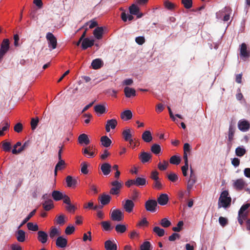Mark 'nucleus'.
<instances>
[{
    "instance_id": "obj_1",
    "label": "nucleus",
    "mask_w": 250,
    "mask_h": 250,
    "mask_svg": "<svg viewBox=\"0 0 250 250\" xmlns=\"http://www.w3.org/2000/svg\"><path fill=\"white\" fill-rule=\"evenodd\" d=\"M228 190H224L220 194L218 200V208L223 207L227 208L230 206L231 198L229 196Z\"/></svg>"
},
{
    "instance_id": "obj_2",
    "label": "nucleus",
    "mask_w": 250,
    "mask_h": 250,
    "mask_svg": "<svg viewBox=\"0 0 250 250\" xmlns=\"http://www.w3.org/2000/svg\"><path fill=\"white\" fill-rule=\"evenodd\" d=\"M112 188L109 190V193L111 195H118L120 192L121 189L123 187V182L118 180H114L111 182Z\"/></svg>"
},
{
    "instance_id": "obj_3",
    "label": "nucleus",
    "mask_w": 250,
    "mask_h": 250,
    "mask_svg": "<svg viewBox=\"0 0 250 250\" xmlns=\"http://www.w3.org/2000/svg\"><path fill=\"white\" fill-rule=\"evenodd\" d=\"M9 41L7 39L3 40L0 45V62H1L3 57L9 49Z\"/></svg>"
},
{
    "instance_id": "obj_4",
    "label": "nucleus",
    "mask_w": 250,
    "mask_h": 250,
    "mask_svg": "<svg viewBox=\"0 0 250 250\" xmlns=\"http://www.w3.org/2000/svg\"><path fill=\"white\" fill-rule=\"evenodd\" d=\"M110 218L112 221L120 222L124 219V213L119 209H115L111 211Z\"/></svg>"
},
{
    "instance_id": "obj_5",
    "label": "nucleus",
    "mask_w": 250,
    "mask_h": 250,
    "mask_svg": "<svg viewBox=\"0 0 250 250\" xmlns=\"http://www.w3.org/2000/svg\"><path fill=\"white\" fill-rule=\"evenodd\" d=\"M157 202L154 199L147 200L145 204V207L146 211L150 212H154L156 210Z\"/></svg>"
},
{
    "instance_id": "obj_6",
    "label": "nucleus",
    "mask_w": 250,
    "mask_h": 250,
    "mask_svg": "<svg viewBox=\"0 0 250 250\" xmlns=\"http://www.w3.org/2000/svg\"><path fill=\"white\" fill-rule=\"evenodd\" d=\"M48 42V47L51 49H54L57 47V41L56 38L51 33H48L46 36Z\"/></svg>"
},
{
    "instance_id": "obj_7",
    "label": "nucleus",
    "mask_w": 250,
    "mask_h": 250,
    "mask_svg": "<svg viewBox=\"0 0 250 250\" xmlns=\"http://www.w3.org/2000/svg\"><path fill=\"white\" fill-rule=\"evenodd\" d=\"M247 184L245 181L242 178L238 179L233 181L232 186L236 190H242L243 189Z\"/></svg>"
},
{
    "instance_id": "obj_8",
    "label": "nucleus",
    "mask_w": 250,
    "mask_h": 250,
    "mask_svg": "<svg viewBox=\"0 0 250 250\" xmlns=\"http://www.w3.org/2000/svg\"><path fill=\"white\" fill-rule=\"evenodd\" d=\"M249 207H250V203H246L242 205L238 211L239 216H241L243 218H247L250 212V210L248 209Z\"/></svg>"
},
{
    "instance_id": "obj_9",
    "label": "nucleus",
    "mask_w": 250,
    "mask_h": 250,
    "mask_svg": "<svg viewBox=\"0 0 250 250\" xmlns=\"http://www.w3.org/2000/svg\"><path fill=\"white\" fill-rule=\"evenodd\" d=\"M56 245L58 248H65L67 245V240L60 236L56 239Z\"/></svg>"
},
{
    "instance_id": "obj_10",
    "label": "nucleus",
    "mask_w": 250,
    "mask_h": 250,
    "mask_svg": "<svg viewBox=\"0 0 250 250\" xmlns=\"http://www.w3.org/2000/svg\"><path fill=\"white\" fill-rule=\"evenodd\" d=\"M134 206V203L132 200L127 199L125 201V203L123 205V208L125 211L128 213H130L132 211Z\"/></svg>"
},
{
    "instance_id": "obj_11",
    "label": "nucleus",
    "mask_w": 250,
    "mask_h": 250,
    "mask_svg": "<svg viewBox=\"0 0 250 250\" xmlns=\"http://www.w3.org/2000/svg\"><path fill=\"white\" fill-rule=\"evenodd\" d=\"M238 128L242 131H246L250 128V124L245 120H240L238 123Z\"/></svg>"
},
{
    "instance_id": "obj_12",
    "label": "nucleus",
    "mask_w": 250,
    "mask_h": 250,
    "mask_svg": "<svg viewBox=\"0 0 250 250\" xmlns=\"http://www.w3.org/2000/svg\"><path fill=\"white\" fill-rule=\"evenodd\" d=\"M105 250H117V246L114 240H108L104 242Z\"/></svg>"
},
{
    "instance_id": "obj_13",
    "label": "nucleus",
    "mask_w": 250,
    "mask_h": 250,
    "mask_svg": "<svg viewBox=\"0 0 250 250\" xmlns=\"http://www.w3.org/2000/svg\"><path fill=\"white\" fill-rule=\"evenodd\" d=\"M117 125V121L115 119L108 120L105 125V130L106 132H109L110 128L114 129Z\"/></svg>"
},
{
    "instance_id": "obj_14",
    "label": "nucleus",
    "mask_w": 250,
    "mask_h": 250,
    "mask_svg": "<svg viewBox=\"0 0 250 250\" xmlns=\"http://www.w3.org/2000/svg\"><path fill=\"white\" fill-rule=\"evenodd\" d=\"M111 199V197L110 195L104 193L99 197V200L103 206L108 204Z\"/></svg>"
},
{
    "instance_id": "obj_15",
    "label": "nucleus",
    "mask_w": 250,
    "mask_h": 250,
    "mask_svg": "<svg viewBox=\"0 0 250 250\" xmlns=\"http://www.w3.org/2000/svg\"><path fill=\"white\" fill-rule=\"evenodd\" d=\"M48 239L47 234L42 230L38 232V240L42 244L45 243Z\"/></svg>"
},
{
    "instance_id": "obj_16",
    "label": "nucleus",
    "mask_w": 250,
    "mask_h": 250,
    "mask_svg": "<svg viewBox=\"0 0 250 250\" xmlns=\"http://www.w3.org/2000/svg\"><path fill=\"white\" fill-rule=\"evenodd\" d=\"M16 237L19 242H24L25 240V233L23 230L19 229L16 232Z\"/></svg>"
},
{
    "instance_id": "obj_17",
    "label": "nucleus",
    "mask_w": 250,
    "mask_h": 250,
    "mask_svg": "<svg viewBox=\"0 0 250 250\" xmlns=\"http://www.w3.org/2000/svg\"><path fill=\"white\" fill-rule=\"evenodd\" d=\"M142 138L145 142L147 143H150L153 139L151 133L149 130L145 131L142 135Z\"/></svg>"
},
{
    "instance_id": "obj_18",
    "label": "nucleus",
    "mask_w": 250,
    "mask_h": 250,
    "mask_svg": "<svg viewBox=\"0 0 250 250\" xmlns=\"http://www.w3.org/2000/svg\"><path fill=\"white\" fill-rule=\"evenodd\" d=\"M168 200V196L167 194H161L157 198V203L161 206H164L167 203Z\"/></svg>"
},
{
    "instance_id": "obj_19",
    "label": "nucleus",
    "mask_w": 250,
    "mask_h": 250,
    "mask_svg": "<svg viewBox=\"0 0 250 250\" xmlns=\"http://www.w3.org/2000/svg\"><path fill=\"white\" fill-rule=\"evenodd\" d=\"M101 169L104 175L109 174L111 170V165L107 163H104L101 165Z\"/></svg>"
},
{
    "instance_id": "obj_20",
    "label": "nucleus",
    "mask_w": 250,
    "mask_h": 250,
    "mask_svg": "<svg viewBox=\"0 0 250 250\" xmlns=\"http://www.w3.org/2000/svg\"><path fill=\"white\" fill-rule=\"evenodd\" d=\"M94 41L93 40H90L86 38H84L82 42V47L83 50L86 49L88 47H90L94 45Z\"/></svg>"
},
{
    "instance_id": "obj_21",
    "label": "nucleus",
    "mask_w": 250,
    "mask_h": 250,
    "mask_svg": "<svg viewBox=\"0 0 250 250\" xmlns=\"http://www.w3.org/2000/svg\"><path fill=\"white\" fill-rule=\"evenodd\" d=\"M151 155L147 152H142L139 155V159L143 163L148 162L151 158Z\"/></svg>"
},
{
    "instance_id": "obj_22",
    "label": "nucleus",
    "mask_w": 250,
    "mask_h": 250,
    "mask_svg": "<svg viewBox=\"0 0 250 250\" xmlns=\"http://www.w3.org/2000/svg\"><path fill=\"white\" fill-rule=\"evenodd\" d=\"M78 142L80 144H84L87 145L90 143V140L89 139L87 135L83 133L79 135L78 137Z\"/></svg>"
},
{
    "instance_id": "obj_23",
    "label": "nucleus",
    "mask_w": 250,
    "mask_h": 250,
    "mask_svg": "<svg viewBox=\"0 0 250 250\" xmlns=\"http://www.w3.org/2000/svg\"><path fill=\"white\" fill-rule=\"evenodd\" d=\"M124 92L126 97L130 98L136 96V91L133 88L128 86L124 88Z\"/></svg>"
},
{
    "instance_id": "obj_24",
    "label": "nucleus",
    "mask_w": 250,
    "mask_h": 250,
    "mask_svg": "<svg viewBox=\"0 0 250 250\" xmlns=\"http://www.w3.org/2000/svg\"><path fill=\"white\" fill-rule=\"evenodd\" d=\"M61 234V232L59 230L55 227H52L50 228V230L49 233L50 238L52 239H54L56 236H59Z\"/></svg>"
},
{
    "instance_id": "obj_25",
    "label": "nucleus",
    "mask_w": 250,
    "mask_h": 250,
    "mask_svg": "<svg viewBox=\"0 0 250 250\" xmlns=\"http://www.w3.org/2000/svg\"><path fill=\"white\" fill-rule=\"evenodd\" d=\"M104 63L100 59H96L92 61L91 66L94 69H98L101 68Z\"/></svg>"
},
{
    "instance_id": "obj_26",
    "label": "nucleus",
    "mask_w": 250,
    "mask_h": 250,
    "mask_svg": "<svg viewBox=\"0 0 250 250\" xmlns=\"http://www.w3.org/2000/svg\"><path fill=\"white\" fill-rule=\"evenodd\" d=\"M196 182V177L191 176H190L188 182L187 184V190L188 191V194L190 193V191L191 189L192 188L193 185Z\"/></svg>"
},
{
    "instance_id": "obj_27",
    "label": "nucleus",
    "mask_w": 250,
    "mask_h": 250,
    "mask_svg": "<svg viewBox=\"0 0 250 250\" xmlns=\"http://www.w3.org/2000/svg\"><path fill=\"white\" fill-rule=\"evenodd\" d=\"M103 31L102 27H98L94 30L93 34L97 39L100 40L103 37Z\"/></svg>"
},
{
    "instance_id": "obj_28",
    "label": "nucleus",
    "mask_w": 250,
    "mask_h": 250,
    "mask_svg": "<svg viewBox=\"0 0 250 250\" xmlns=\"http://www.w3.org/2000/svg\"><path fill=\"white\" fill-rule=\"evenodd\" d=\"M101 142L102 145L105 147H109L112 143L111 140L106 136H102Z\"/></svg>"
},
{
    "instance_id": "obj_29",
    "label": "nucleus",
    "mask_w": 250,
    "mask_h": 250,
    "mask_svg": "<svg viewBox=\"0 0 250 250\" xmlns=\"http://www.w3.org/2000/svg\"><path fill=\"white\" fill-rule=\"evenodd\" d=\"M235 131V127L234 125L230 124L229 129L228 140L231 142L233 140L234 135Z\"/></svg>"
},
{
    "instance_id": "obj_30",
    "label": "nucleus",
    "mask_w": 250,
    "mask_h": 250,
    "mask_svg": "<svg viewBox=\"0 0 250 250\" xmlns=\"http://www.w3.org/2000/svg\"><path fill=\"white\" fill-rule=\"evenodd\" d=\"M65 163L64 160L61 159L56 164L55 168V175H57V170H61L65 167Z\"/></svg>"
},
{
    "instance_id": "obj_31",
    "label": "nucleus",
    "mask_w": 250,
    "mask_h": 250,
    "mask_svg": "<svg viewBox=\"0 0 250 250\" xmlns=\"http://www.w3.org/2000/svg\"><path fill=\"white\" fill-rule=\"evenodd\" d=\"M250 52L247 49V45L245 43H243L241 45L240 55L244 57H248L249 56Z\"/></svg>"
},
{
    "instance_id": "obj_32",
    "label": "nucleus",
    "mask_w": 250,
    "mask_h": 250,
    "mask_svg": "<svg viewBox=\"0 0 250 250\" xmlns=\"http://www.w3.org/2000/svg\"><path fill=\"white\" fill-rule=\"evenodd\" d=\"M164 5L165 8L170 11L173 10L176 7L175 4L172 3L168 0L164 1Z\"/></svg>"
},
{
    "instance_id": "obj_33",
    "label": "nucleus",
    "mask_w": 250,
    "mask_h": 250,
    "mask_svg": "<svg viewBox=\"0 0 250 250\" xmlns=\"http://www.w3.org/2000/svg\"><path fill=\"white\" fill-rule=\"evenodd\" d=\"M52 196L54 200L58 201L63 199V194L59 191L54 190L52 193Z\"/></svg>"
},
{
    "instance_id": "obj_34",
    "label": "nucleus",
    "mask_w": 250,
    "mask_h": 250,
    "mask_svg": "<svg viewBox=\"0 0 250 250\" xmlns=\"http://www.w3.org/2000/svg\"><path fill=\"white\" fill-rule=\"evenodd\" d=\"M42 206L45 210H50L53 207V203L52 200L51 199H48L45 200V202L42 203Z\"/></svg>"
},
{
    "instance_id": "obj_35",
    "label": "nucleus",
    "mask_w": 250,
    "mask_h": 250,
    "mask_svg": "<svg viewBox=\"0 0 250 250\" xmlns=\"http://www.w3.org/2000/svg\"><path fill=\"white\" fill-rule=\"evenodd\" d=\"M121 117L122 119L125 118V120H129L132 117V112L130 110H125L121 113Z\"/></svg>"
},
{
    "instance_id": "obj_36",
    "label": "nucleus",
    "mask_w": 250,
    "mask_h": 250,
    "mask_svg": "<svg viewBox=\"0 0 250 250\" xmlns=\"http://www.w3.org/2000/svg\"><path fill=\"white\" fill-rule=\"evenodd\" d=\"M66 182L68 187H73L76 185L77 180L71 176H67L66 178Z\"/></svg>"
},
{
    "instance_id": "obj_37",
    "label": "nucleus",
    "mask_w": 250,
    "mask_h": 250,
    "mask_svg": "<svg viewBox=\"0 0 250 250\" xmlns=\"http://www.w3.org/2000/svg\"><path fill=\"white\" fill-rule=\"evenodd\" d=\"M94 110L96 112L103 114L106 112V108L104 105L97 104L94 107Z\"/></svg>"
},
{
    "instance_id": "obj_38",
    "label": "nucleus",
    "mask_w": 250,
    "mask_h": 250,
    "mask_svg": "<svg viewBox=\"0 0 250 250\" xmlns=\"http://www.w3.org/2000/svg\"><path fill=\"white\" fill-rule=\"evenodd\" d=\"M122 135L125 141L132 137V134L131 133V129L130 128L124 130L122 132Z\"/></svg>"
},
{
    "instance_id": "obj_39",
    "label": "nucleus",
    "mask_w": 250,
    "mask_h": 250,
    "mask_svg": "<svg viewBox=\"0 0 250 250\" xmlns=\"http://www.w3.org/2000/svg\"><path fill=\"white\" fill-rule=\"evenodd\" d=\"M36 211V209L33 210L28 215V216L24 218V219L22 221L20 225V226L18 227V229H20L23 225H24L25 223H26L35 214Z\"/></svg>"
},
{
    "instance_id": "obj_40",
    "label": "nucleus",
    "mask_w": 250,
    "mask_h": 250,
    "mask_svg": "<svg viewBox=\"0 0 250 250\" xmlns=\"http://www.w3.org/2000/svg\"><path fill=\"white\" fill-rule=\"evenodd\" d=\"M150 150L152 153L157 155L160 153L161 151V148L159 145L154 144L151 146Z\"/></svg>"
},
{
    "instance_id": "obj_41",
    "label": "nucleus",
    "mask_w": 250,
    "mask_h": 250,
    "mask_svg": "<svg viewBox=\"0 0 250 250\" xmlns=\"http://www.w3.org/2000/svg\"><path fill=\"white\" fill-rule=\"evenodd\" d=\"M129 10L130 14L135 15L138 14L140 8L135 4H133L129 7Z\"/></svg>"
},
{
    "instance_id": "obj_42",
    "label": "nucleus",
    "mask_w": 250,
    "mask_h": 250,
    "mask_svg": "<svg viewBox=\"0 0 250 250\" xmlns=\"http://www.w3.org/2000/svg\"><path fill=\"white\" fill-rule=\"evenodd\" d=\"M246 153V149L241 146L237 147L235 149V154L238 157H242Z\"/></svg>"
},
{
    "instance_id": "obj_43",
    "label": "nucleus",
    "mask_w": 250,
    "mask_h": 250,
    "mask_svg": "<svg viewBox=\"0 0 250 250\" xmlns=\"http://www.w3.org/2000/svg\"><path fill=\"white\" fill-rule=\"evenodd\" d=\"M1 144L2 145L1 147L3 151L6 152H9L11 150V145L10 143L3 141L1 143Z\"/></svg>"
},
{
    "instance_id": "obj_44",
    "label": "nucleus",
    "mask_w": 250,
    "mask_h": 250,
    "mask_svg": "<svg viewBox=\"0 0 250 250\" xmlns=\"http://www.w3.org/2000/svg\"><path fill=\"white\" fill-rule=\"evenodd\" d=\"M152 247L149 241L144 242L140 246V250H151Z\"/></svg>"
},
{
    "instance_id": "obj_45",
    "label": "nucleus",
    "mask_w": 250,
    "mask_h": 250,
    "mask_svg": "<svg viewBox=\"0 0 250 250\" xmlns=\"http://www.w3.org/2000/svg\"><path fill=\"white\" fill-rule=\"evenodd\" d=\"M153 231L159 237H162L165 234V230L159 227H155L153 229Z\"/></svg>"
},
{
    "instance_id": "obj_46",
    "label": "nucleus",
    "mask_w": 250,
    "mask_h": 250,
    "mask_svg": "<svg viewBox=\"0 0 250 250\" xmlns=\"http://www.w3.org/2000/svg\"><path fill=\"white\" fill-rule=\"evenodd\" d=\"M65 215L63 214L57 216L56 218V223L60 225H63L65 222Z\"/></svg>"
},
{
    "instance_id": "obj_47",
    "label": "nucleus",
    "mask_w": 250,
    "mask_h": 250,
    "mask_svg": "<svg viewBox=\"0 0 250 250\" xmlns=\"http://www.w3.org/2000/svg\"><path fill=\"white\" fill-rule=\"evenodd\" d=\"M152 188L157 190H161L163 188V185L160 179L154 180L152 184Z\"/></svg>"
},
{
    "instance_id": "obj_48",
    "label": "nucleus",
    "mask_w": 250,
    "mask_h": 250,
    "mask_svg": "<svg viewBox=\"0 0 250 250\" xmlns=\"http://www.w3.org/2000/svg\"><path fill=\"white\" fill-rule=\"evenodd\" d=\"M115 230L118 233H124L126 230V228L125 225L118 224L115 226Z\"/></svg>"
},
{
    "instance_id": "obj_49",
    "label": "nucleus",
    "mask_w": 250,
    "mask_h": 250,
    "mask_svg": "<svg viewBox=\"0 0 250 250\" xmlns=\"http://www.w3.org/2000/svg\"><path fill=\"white\" fill-rule=\"evenodd\" d=\"M181 3L187 9H190L192 6V0H181Z\"/></svg>"
},
{
    "instance_id": "obj_50",
    "label": "nucleus",
    "mask_w": 250,
    "mask_h": 250,
    "mask_svg": "<svg viewBox=\"0 0 250 250\" xmlns=\"http://www.w3.org/2000/svg\"><path fill=\"white\" fill-rule=\"evenodd\" d=\"M121 18H122V20L124 22H126L127 21V19L129 21H131L133 20V19H134V17L131 14V15H128L127 16L126 13H125V12L124 11L121 14Z\"/></svg>"
},
{
    "instance_id": "obj_51",
    "label": "nucleus",
    "mask_w": 250,
    "mask_h": 250,
    "mask_svg": "<svg viewBox=\"0 0 250 250\" xmlns=\"http://www.w3.org/2000/svg\"><path fill=\"white\" fill-rule=\"evenodd\" d=\"M135 185L137 186H145L146 184L145 178L137 177L135 180Z\"/></svg>"
},
{
    "instance_id": "obj_52",
    "label": "nucleus",
    "mask_w": 250,
    "mask_h": 250,
    "mask_svg": "<svg viewBox=\"0 0 250 250\" xmlns=\"http://www.w3.org/2000/svg\"><path fill=\"white\" fill-rule=\"evenodd\" d=\"M101 225L103 228L104 229L105 231H109L112 229L111 227V225L108 221H103L101 222Z\"/></svg>"
},
{
    "instance_id": "obj_53",
    "label": "nucleus",
    "mask_w": 250,
    "mask_h": 250,
    "mask_svg": "<svg viewBox=\"0 0 250 250\" xmlns=\"http://www.w3.org/2000/svg\"><path fill=\"white\" fill-rule=\"evenodd\" d=\"M181 160L180 158L176 155L172 156L169 160V162L171 164L178 165L180 164Z\"/></svg>"
},
{
    "instance_id": "obj_54",
    "label": "nucleus",
    "mask_w": 250,
    "mask_h": 250,
    "mask_svg": "<svg viewBox=\"0 0 250 250\" xmlns=\"http://www.w3.org/2000/svg\"><path fill=\"white\" fill-rule=\"evenodd\" d=\"M65 208L68 212L74 213L77 208L75 205L71 203L66 205L65 207Z\"/></svg>"
},
{
    "instance_id": "obj_55",
    "label": "nucleus",
    "mask_w": 250,
    "mask_h": 250,
    "mask_svg": "<svg viewBox=\"0 0 250 250\" xmlns=\"http://www.w3.org/2000/svg\"><path fill=\"white\" fill-rule=\"evenodd\" d=\"M82 152L84 155H87L89 158H93L95 156L94 151H90L88 148H84L82 149Z\"/></svg>"
},
{
    "instance_id": "obj_56",
    "label": "nucleus",
    "mask_w": 250,
    "mask_h": 250,
    "mask_svg": "<svg viewBox=\"0 0 250 250\" xmlns=\"http://www.w3.org/2000/svg\"><path fill=\"white\" fill-rule=\"evenodd\" d=\"M168 166V163L167 161L164 160L163 161V163H162L161 162H159L158 164V167L160 170H165Z\"/></svg>"
},
{
    "instance_id": "obj_57",
    "label": "nucleus",
    "mask_w": 250,
    "mask_h": 250,
    "mask_svg": "<svg viewBox=\"0 0 250 250\" xmlns=\"http://www.w3.org/2000/svg\"><path fill=\"white\" fill-rule=\"evenodd\" d=\"M27 228L29 230L32 231H37L39 229V227L37 224H34L33 223L29 222L27 224Z\"/></svg>"
},
{
    "instance_id": "obj_58",
    "label": "nucleus",
    "mask_w": 250,
    "mask_h": 250,
    "mask_svg": "<svg viewBox=\"0 0 250 250\" xmlns=\"http://www.w3.org/2000/svg\"><path fill=\"white\" fill-rule=\"evenodd\" d=\"M160 224L164 228H167L171 225V223L167 218H164L161 220Z\"/></svg>"
},
{
    "instance_id": "obj_59",
    "label": "nucleus",
    "mask_w": 250,
    "mask_h": 250,
    "mask_svg": "<svg viewBox=\"0 0 250 250\" xmlns=\"http://www.w3.org/2000/svg\"><path fill=\"white\" fill-rule=\"evenodd\" d=\"M81 171L84 174H87L88 173L87 169V165L85 162H83L81 165Z\"/></svg>"
},
{
    "instance_id": "obj_60",
    "label": "nucleus",
    "mask_w": 250,
    "mask_h": 250,
    "mask_svg": "<svg viewBox=\"0 0 250 250\" xmlns=\"http://www.w3.org/2000/svg\"><path fill=\"white\" fill-rule=\"evenodd\" d=\"M184 225V223L183 221H179L177 225V227H174L172 228V230L175 232H179L182 229V227Z\"/></svg>"
},
{
    "instance_id": "obj_61",
    "label": "nucleus",
    "mask_w": 250,
    "mask_h": 250,
    "mask_svg": "<svg viewBox=\"0 0 250 250\" xmlns=\"http://www.w3.org/2000/svg\"><path fill=\"white\" fill-rule=\"evenodd\" d=\"M167 177L168 180L172 182H176L178 179L177 175L174 173H170Z\"/></svg>"
},
{
    "instance_id": "obj_62",
    "label": "nucleus",
    "mask_w": 250,
    "mask_h": 250,
    "mask_svg": "<svg viewBox=\"0 0 250 250\" xmlns=\"http://www.w3.org/2000/svg\"><path fill=\"white\" fill-rule=\"evenodd\" d=\"M219 222L220 225L223 227H224L228 224V219L222 216L219 218Z\"/></svg>"
},
{
    "instance_id": "obj_63",
    "label": "nucleus",
    "mask_w": 250,
    "mask_h": 250,
    "mask_svg": "<svg viewBox=\"0 0 250 250\" xmlns=\"http://www.w3.org/2000/svg\"><path fill=\"white\" fill-rule=\"evenodd\" d=\"M39 123V119L37 118L36 119L32 118L31 121V128L33 130L35 129L38 125V124Z\"/></svg>"
},
{
    "instance_id": "obj_64",
    "label": "nucleus",
    "mask_w": 250,
    "mask_h": 250,
    "mask_svg": "<svg viewBox=\"0 0 250 250\" xmlns=\"http://www.w3.org/2000/svg\"><path fill=\"white\" fill-rule=\"evenodd\" d=\"M10 248L11 250H22V247L17 243L11 244Z\"/></svg>"
}]
</instances>
